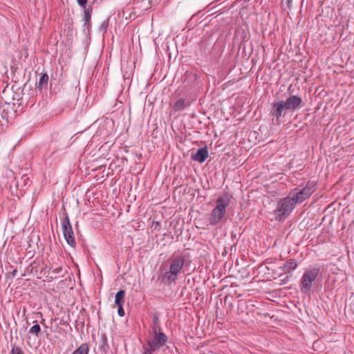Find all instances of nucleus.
<instances>
[{
    "instance_id": "obj_1",
    "label": "nucleus",
    "mask_w": 354,
    "mask_h": 354,
    "mask_svg": "<svg viewBox=\"0 0 354 354\" xmlns=\"http://www.w3.org/2000/svg\"><path fill=\"white\" fill-rule=\"evenodd\" d=\"M317 189V183L315 181L309 180L305 186L298 185L290 193L292 194V200L295 204H300L310 196Z\"/></svg>"
},
{
    "instance_id": "obj_2",
    "label": "nucleus",
    "mask_w": 354,
    "mask_h": 354,
    "mask_svg": "<svg viewBox=\"0 0 354 354\" xmlns=\"http://www.w3.org/2000/svg\"><path fill=\"white\" fill-rule=\"evenodd\" d=\"M230 198L228 196L225 195L220 196L216 202V206L212 209L210 216L209 223L211 225H216L224 216L226 212V207L229 205Z\"/></svg>"
},
{
    "instance_id": "obj_3",
    "label": "nucleus",
    "mask_w": 354,
    "mask_h": 354,
    "mask_svg": "<svg viewBox=\"0 0 354 354\" xmlns=\"http://www.w3.org/2000/svg\"><path fill=\"white\" fill-rule=\"evenodd\" d=\"M185 257L182 254L175 256L171 261L169 270L164 274V279L169 283L175 282L185 264Z\"/></svg>"
},
{
    "instance_id": "obj_4",
    "label": "nucleus",
    "mask_w": 354,
    "mask_h": 354,
    "mask_svg": "<svg viewBox=\"0 0 354 354\" xmlns=\"http://www.w3.org/2000/svg\"><path fill=\"white\" fill-rule=\"evenodd\" d=\"M153 336L151 339L147 341L143 346L145 351L143 354H153L156 351L163 346L168 341V337L162 331L153 332Z\"/></svg>"
},
{
    "instance_id": "obj_5",
    "label": "nucleus",
    "mask_w": 354,
    "mask_h": 354,
    "mask_svg": "<svg viewBox=\"0 0 354 354\" xmlns=\"http://www.w3.org/2000/svg\"><path fill=\"white\" fill-rule=\"evenodd\" d=\"M295 203L290 196L285 197L280 200L275 209V214L279 220L286 218L293 210Z\"/></svg>"
},
{
    "instance_id": "obj_6",
    "label": "nucleus",
    "mask_w": 354,
    "mask_h": 354,
    "mask_svg": "<svg viewBox=\"0 0 354 354\" xmlns=\"http://www.w3.org/2000/svg\"><path fill=\"white\" fill-rule=\"evenodd\" d=\"M319 273V268L309 269L304 272L300 283V290L302 293L307 294L310 292Z\"/></svg>"
},
{
    "instance_id": "obj_7",
    "label": "nucleus",
    "mask_w": 354,
    "mask_h": 354,
    "mask_svg": "<svg viewBox=\"0 0 354 354\" xmlns=\"http://www.w3.org/2000/svg\"><path fill=\"white\" fill-rule=\"evenodd\" d=\"M62 226L64 237L66 241L71 247L75 248L76 247V241L73 230L67 214L62 221Z\"/></svg>"
},
{
    "instance_id": "obj_8",
    "label": "nucleus",
    "mask_w": 354,
    "mask_h": 354,
    "mask_svg": "<svg viewBox=\"0 0 354 354\" xmlns=\"http://www.w3.org/2000/svg\"><path fill=\"white\" fill-rule=\"evenodd\" d=\"M283 102L286 110H295L301 107L302 100L298 95H290Z\"/></svg>"
},
{
    "instance_id": "obj_9",
    "label": "nucleus",
    "mask_w": 354,
    "mask_h": 354,
    "mask_svg": "<svg viewBox=\"0 0 354 354\" xmlns=\"http://www.w3.org/2000/svg\"><path fill=\"white\" fill-rule=\"evenodd\" d=\"M208 157V150L207 147L200 148L196 153L192 154V158L200 163H203Z\"/></svg>"
},
{
    "instance_id": "obj_10",
    "label": "nucleus",
    "mask_w": 354,
    "mask_h": 354,
    "mask_svg": "<svg viewBox=\"0 0 354 354\" xmlns=\"http://www.w3.org/2000/svg\"><path fill=\"white\" fill-rule=\"evenodd\" d=\"M284 110H286V106L284 105L283 100H279L273 104L271 112L277 119H279Z\"/></svg>"
},
{
    "instance_id": "obj_11",
    "label": "nucleus",
    "mask_w": 354,
    "mask_h": 354,
    "mask_svg": "<svg viewBox=\"0 0 354 354\" xmlns=\"http://www.w3.org/2000/svg\"><path fill=\"white\" fill-rule=\"evenodd\" d=\"M190 102L184 98H180L173 105V110L175 112L180 111L185 108L189 106Z\"/></svg>"
},
{
    "instance_id": "obj_12",
    "label": "nucleus",
    "mask_w": 354,
    "mask_h": 354,
    "mask_svg": "<svg viewBox=\"0 0 354 354\" xmlns=\"http://www.w3.org/2000/svg\"><path fill=\"white\" fill-rule=\"evenodd\" d=\"M298 266L295 259H288L281 268L286 272L291 274L292 271L295 270Z\"/></svg>"
},
{
    "instance_id": "obj_13",
    "label": "nucleus",
    "mask_w": 354,
    "mask_h": 354,
    "mask_svg": "<svg viewBox=\"0 0 354 354\" xmlns=\"http://www.w3.org/2000/svg\"><path fill=\"white\" fill-rule=\"evenodd\" d=\"M48 81V76L46 73L41 74L39 81L37 84V88L42 90L44 87H46Z\"/></svg>"
},
{
    "instance_id": "obj_14",
    "label": "nucleus",
    "mask_w": 354,
    "mask_h": 354,
    "mask_svg": "<svg viewBox=\"0 0 354 354\" xmlns=\"http://www.w3.org/2000/svg\"><path fill=\"white\" fill-rule=\"evenodd\" d=\"M125 291L120 290L115 296V304L116 306L123 305Z\"/></svg>"
},
{
    "instance_id": "obj_15",
    "label": "nucleus",
    "mask_w": 354,
    "mask_h": 354,
    "mask_svg": "<svg viewBox=\"0 0 354 354\" xmlns=\"http://www.w3.org/2000/svg\"><path fill=\"white\" fill-rule=\"evenodd\" d=\"M33 323H35V324L30 328L28 333L34 335L37 337L41 333V327L37 324V321H35Z\"/></svg>"
},
{
    "instance_id": "obj_16",
    "label": "nucleus",
    "mask_w": 354,
    "mask_h": 354,
    "mask_svg": "<svg viewBox=\"0 0 354 354\" xmlns=\"http://www.w3.org/2000/svg\"><path fill=\"white\" fill-rule=\"evenodd\" d=\"M89 348L88 344H82L76 350H75L73 354H88Z\"/></svg>"
},
{
    "instance_id": "obj_17",
    "label": "nucleus",
    "mask_w": 354,
    "mask_h": 354,
    "mask_svg": "<svg viewBox=\"0 0 354 354\" xmlns=\"http://www.w3.org/2000/svg\"><path fill=\"white\" fill-rule=\"evenodd\" d=\"M151 328L153 332L162 331L160 319L156 315L153 317Z\"/></svg>"
},
{
    "instance_id": "obj_18",
    "label": "nucleus",
    "mask_w": 354,
    "mask_h": 354,
    "mask_svg": "<svg viewBox=\"0 0 354 354\" xmlns=\"http://www.w3.org/2000/svg\"><path fill=\"white\" fill-rule=\"evenodd\" d=\"M10 354H25L21 347L16 344H12V348Z\"/></svg>"
},
{
    "instance_id": "obj_19",
    "label": "nucleus",
    "mask_w": 354,
    "mask_h": 354,
    "mask_svg": "<svg viewBox=\"0 0 354 354\" xmlns=\"http://www.w3.org/2000/svg\"><path fill=\"white\" fill-rule=\"evenodd\" d=\"M91 14L88 10L84 11V26L88 28L91 26Z\"/></svg>"
},
{
    "instance_id": "obj_20",
    "label": "nucleus",
    "mask_w": 354,
    "mask_h": 354,
    "mask_svg": "<svg viewBox=\"0 0 354 354\" xmlns=\"http://www.w3.org/2000/svg\"><path fill=\"white\" fill-rule=\"evenodd\" d=\"M101 339H102V347L107 346L108 341H107L106 335L105 333L101 334Z\"/></svg>"
},
{
    "instance_id": "obj_21",
    "label": "nucleus",
    "mask_w": 354,
    "mask_h": 354,
    "mask_svg": "<svg viewBox=\"0 0 354 354\" xmlns=\"http://www.w3.org/2000/svg\"><path fill=\"white\" fill-rule=\"evenodd\" d=\"M118 307V314L120 317H123L124 315V311L123 309V305L117 306Z\"/></svg>"
},
{
    "instance_id": "obj_22",
    "label": "nucleus",
    "mask_w": 354,
    "mask_h": 354,
    "mask_svg": "<svg viewBox=\"0 0 354 354\" xmlns=\"http://www.w3.org/2000/svg\"><path fill=\"white\" fill-rule=\"evenodd\" d=\"M78 4L82 7H85L87 3V0H77Z\"/></svg>"
},
{
    "instance_id": "obj_23",
    "label": "nucleus",
    "mask_w": 354,
    "mask_h": 354,
    "mask_svg": "<svg viewBox=\"0 0 354 354\" xmlns=\"http://www.w3.org/2000/svg\"><path fill=\"white\" fill-rule=\"evenodd\" d=\"M153 226L154 227L155 230H159L160 227V223L158 221H153Z\"/></svg>"
},
{
    "instance_id": "obj_24",
    "label": "nucleus",
    "mask_w": 354,
    "mask_h": 354,
    "mask_svg": "<svg viewBox=\"0 0 354 354\" xmlns=\"http://www.w3.org/2000/svg\"><path fill=\"white\" fill-rule=\"evenodd\" d=\"M107 26V22L104 21L101 25V28L103 29L104 31L105 32L106 30Z\"/></svg>"
},
{
    "instance_id": "obj_25",
    "label": "nucleus",
    "mask_w": 354,
    "mask_h": 354,
    "mask_svg": "<svg viewBox=\"0 0 354 354\" xmlns=\"http://www.w3.org/2000/svg\"><path fill=\"white\" fill-rule=\"evenodd\" d=\"M289 281V277H286L285 279H281V284H285Z\"/></svg>"
},
{
    "instance_id": "obj_26",
    "label": "nucleus",
    "mask_w": 354,
    "mask_h": 354,
    "mask_svg": "<svg viewBox=\"0 0 354 354\" xmlns=\"http://www.w3.org/2000/svg\"><path fill=\"white\" fill-rule=\"evenodd\" d=\"M16 272H17V270H15L12 272V274L15 276V274H16Z\"/></svg>"
},
{
    "instance_id": "obj_27",
    "label": "nucleus",
    "mask_w": 354,
    "mask_h": 354,
    "mask_svg": "<svg viewBox=\"0 0 354 354\" xmlns=\"http://www.w3.org/2000/svg\"><path fill=\"white\" fill-rule=\"evenodd\" d=\"M44 318H42V319H41V323H44Z\"/></svg>"
},
{
    "instance_id": "obj_28",
    "label": "nucleus",
    "mask_w": 354,
    "mask_h": 354,
    "mask_svg": "<svg viewBox=\"0 0 354 354\" xmlns=\"http://www.w3.org/2000/svg\"><path fill=\"white\" fill-rule=\"evenodd\" d=\"M292 87V85L289 86L288 91H290V88Z\"/></svg>"
},
{
    "instance_id": "obj_29",
    "label": "nucleus",
    "mask_w": 354,
    "mask_h": 354,
    "mask_svg": "<svg viewBox=\"0 0 354 354\" xmlns=\"http://www.w3.org/2000/svg\"><path fill=\"white\" fill-rule=\"evenodd\" d=\"M28 177H25L24 181H25L26 180H28Z\"/></svg>"
},
{
    "instance_id": "obj_30",
    "label": "nucleus",
    "mask_w": 354,
    "mask_h": 354,
    "mask_svg": "<svg viewBox=\"0 0 354 354\" xmlns=\"http://www.w3.org/2000/svg\"><path fill=\"white\" fill-rule=\"evenodd\" d=\"M238 34H239V31H236V35H238Z\"/></svg>"
}]
</instances>
